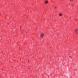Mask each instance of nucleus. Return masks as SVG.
Segmentation results:
<instances>
[{"mask_svg": "<svg viewBox=\"0 0 78 78\" xmlns=\"http://www.w3.org/2000/svg\"><path fill=\"white\" fill-rule=\"evenodd\" d=\"M78 30L77 29H76L75 30V31L76 33L77 32V31H78Z\"/></svg>", "mask_w": 78, "mask_h": 78, "instance_id": "nucleus-4", "label": "nucleus"}, {"mask_svg": "<svg viewBox=\"0 0 78 78\" xmlns=\"http://www.w3.org/2000/svg\"><path fill=\"white\" fill-rule=\"evenodd\" d=\"M71 2H72L73 1V0H70Z\"/></svg>", "mask_w": 78, "mask_h": 78, "instance_id": "nucleus-6", "label": "nucleus"}, {"mask_svg": "<svg viewBox=\"0 0 78 78\" xmlns=\"http://www.w3.org/2000/svg\"><path fill=\"white\" fill-rule=\"evenodd\" d=\"M48 3V1L45 2V3L46 4H47Z\"/></svg>", "mask_w": 78, "mask_h": 78, "instance_id": "nucleus-3", "label": "nucleus"}, {"mask_svg": "<svg viewBox=\"0 0 78 78\" xmlns=\"http://www.w3.org/2000/svg\"><path fill=\"white\" fill-rule=\"evenodd\" d=\"M62 16V13H60L59 14V16H60V17H61V16Z\"/></svg>", "mask_w": 78, "mask_h": 78, "instance_id": "nucleus-2", "label": "nucleus"}, {"mask_svg": "<svg viewBox=\"0 0 78 78\" xmlns=\"http://www.w3.org/2000/svg\"><path fill=\"white\" fill-rule=\"evenodd\" d=\"M55 8H57V7L56 6H55Z\"/></svg>", "mask_w": 78, "mask_h": 78, "instance_id": "nucleus-5", "label": "nucleus"}, {"mask_svg": "<svg viewBox=\"0 0 78 78\" xmlns=\"http://www.w3.org/2000/svg\"><path fill=\"white\" fill-rule=\"evenodd\" d=\"M40 37H41V38H43V37H44L45 36V34L44 33H41L40 35Z\"/></svg>", "mask_w": 78, "mask_h": 78, "instance_id": "nucleus-1", "label": "nucleus"}]
</instances>
